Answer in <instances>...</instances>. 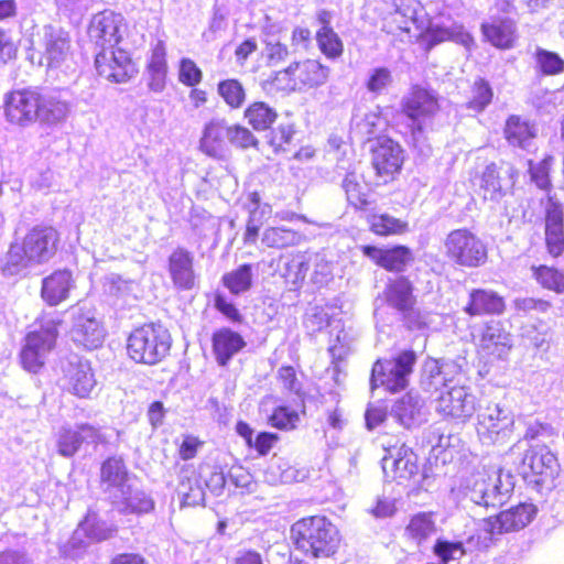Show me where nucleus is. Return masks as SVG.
I'll return each instance as SVG.
<instances>
[{
    "instance_id": "f257e3e1",
    "label": "nucleus",
    "mask_w": 564,
    "mask_h": 564,
    "mask_svg": "<svg viewBox=\"0 0 564 564\" xmlns=\"http://www.w3.org/2000/svg\"><path fill=\"white\" fill-rule=\"evenodd\" d=\"M58 232L51 226H34L21 241L11 242L1 268L12 276L28 269L46 263L56 252Z\"/></svg>"
},
{
    "instance_id": "f03ea898",
    "label": "nucleus",
    "mask_w": 564,
    "mask_h": 564,
    "mask_svg": "<svg viewBox=\"0 0 564 564\" xmlns=\"http://www.w3.org/2000/svg\"><path fill=\"white\" fill-rule=\"evenodd\" d=\"M425 371L432 379L431 386L435 388L438 383L444 386V390L437 398L436 410L446 417L463 422L470 419L476 411V397L465 386L449 387L448 384L452 381L448 376L458 371L457 365L452 361L432 360L425 365Z\"/></svg>"
},
{
    "instance_id": "7ed1b4c3",
    "label": "nucleus",
    "mask_w": 564,
    "mask_h": 564,
    "mask_svg": "<svg viewBox=\"0 0 564 564\" xmlns=\"http://www.w3.org/2000/svg\"><path fill=\"white\" fill-rule=\"evenodd\" d=\"M295 549L313 558L333 556L340 544L337 528L324 516L305 517L291 527Z\"/></svg>"
},
{
    "instance_id": "20e7f679",
    "label": "nucleus",
    "mask_w": 564,
    "mask_h": 564,
    "mask_svg": "<svg viewBox=\"0 0 564 564\" xmlns=\"http://www.w3.org/2000/svg\"><path fill=\"white\" fill-rule=\"evenodd\" d=\"M514 488L513 476L499 467L477 470L470 475L464 486L465 497L482 507L503 505Z\"/></svg>"
},
{
    "instance_id": "39448f33",
    "label": "nucleus",
    "mask_w": 564,
    "mask_h": 564,
    "mask_svg": "<svg viewBox=\"0 0 564 564\" xmlns=\"http://www.w3.org/2000/svg\"><path fill=\"white\" fill-rule=\"evenodd\" d=\"M172 344L169 330L161 324H145L128 337L127 351L135 362L155 365L165 358Z\"/></svg>"
},
{
    "instance_id": "423d86ee",
    "label": "nucleus",
    "mask_w": 564,
    "mask_h": 564,
    "mask_svg": "<svg viewBox=\"0 0 564 564\" xmlns=\"http://www.w3.org/2000/svg\"><path fill=\"white\" fill-rule=\"evenodd\" d=\"M536 507L532 503H520L501 511L495 518L482 519L478 524V542L481 549H488L494 538L499 534L519 531L525 528L535 517Z\"/></svg>"
},
{
    "instance_id": "0eeeda50",
    "label": "nucleus",
    "mask_w": 564,
    "mask_h": 564,
    "mask_svg": "<svg viewBox=\"0 0 564 564\" xmlns=\"http://www.w3.org/2000/svg\"><path fill=\"white\" fill-rule=\"evenodd\" d=\"M416 355L404 350L391 359L377 360L371 370V389L383 387L390 392L404 390L410 382Z\"/></svg>"
},
{
    "instance_id": "6e6552de",
    "label": "nucleus",
    "mask_w": 564,
    "mask_h": 564,
    "mask_svg": "<svg viewBox=\"0 0 564 564\" xmlns=\"http://www.w3.org/2000/svg\"><path fill=\"white\" fill-rule=\"evenodd\" d=\"M514 427V415L503 404L489 402L480 406L477 414V435L485 445L505 444Z\"/></svg>"
},
{
    "instance_id": "1a4fd4ad",
    "label": "nucleus",
    "mask_w": 564,
    "mask_h": 564,
    "mask_svg": "<svg viewBox=\"0 0 564 564\" xmlns=\"http://www.w3.org/2000/svg\"><path fill=\"white\" fill-rule=\"evenodd\" d=\"M32 45L46 67H59L70 55L72 40L67 31L56 24H45L33 34Z\"/></svg>"
},
{
    "instance_id": "9d476101",
    "label": "nucleus",
    "mask_w": 564,
    "mask_h": 564,
    "mask_svg": "<svg viewBox=\"0 0 564 564\" xmlns=\"http://www.w3.org/2000/svg\"><path fill=\"white\" fill-rule=\"evenodd\" d=\"M443 246L445 256L462 267L476 268L487 259L484 242L466 228L452 230L444 239Z\"/></svg>"
},
{
    "instance_id": "9b49d317",
    "label": "nucleus",
    "mask_w": 564,
    "mask_h": 564,
    "mask_svg": "<svg viewBox=\"0 0 564 564\" xmlns=\"http://www.w3.org/2000/svg\"><path fill=\"white\" fill-rule=\"evenodd\" d=\"M57 337L54 323H47L40 330L31 332L25 337L21 350V364L29 372L36 373L43 366L47 354L53 349Z\"/></svg>"
},
{
    "instance_id": "f8f14e48",
    "label": "nucleus",
    "mask_w": 564,
    "mask_h": 564,
    "mask_svg": "<svg viewBox=\"0 0 564 564\" xmlns=\"http://www.w3.org/2000/svg\"><path fill=\"white\" fill-rule=\"evenodd\" d=\"M335 172L341 177L340 187L345 192L348 204L356 209L365 210L370 204L368 199L370 188L365 180L361 163L339 160Z\"/></svg>"
},
{
    "instance_id": "ddd939ff",
    "label": "nucleus",
    "mask_w": 564,
    "mask_h": 564,
    "mask_svg": "<svg viewBox=\"0 0 564 564\" xmlns=\"http://www.w3.org/2000/svg\"><path fill=\"white\" fill-rule=\"evenodd\" d=\"M72 316L70 335L73 340L87 349L100 347L106 333L95 310L86 305H77L72 310Z\"/></svg>"
},
{
    "instance_id": "4468645a",
    "label": "nucleus",
    "mask_w": 564,
    "mask_h": 564,
    "mask_svg": "<svg viewBox=\"0 0 564 564\" xmlns=\"http://www.w3.org/2000/svg\"><path fill=\"white\" fill-rule=\"evenodd\" d=\"M40 93L34 89H19L9 93L4 99V115L9 122L28 126L39 118Z\"/></svg>"
},
{
    "instance_id": "2eb2a0df",
    "label": "nucleus",
    "mask_w": 564,
    "mask_h": 564,
    "mask_svg": "<svg viewBox=\"0 0 564 564\" xmlns=\"http://www.w3.org/2000/svg\"><path fill=\"white\" fill-rule=\"evenodd\" d=\"M281 74L288 76L292 89L302 91L325 85L330 69L317 59L307 58L292 63Z\"/></svg>"
},
{
    "instance_id": "dca6fc26",
    "label": "nucleus",
    "mask_w": 564,
    "mask_h": 564,
    "mask_svg": "<svg viewBox=\"0 0 564 564\" xmlns=\"http://www.w3.org/2000/svg\"><path fill=\"white\" fill-rule=\"evenodd\" d=\"M403 112L412 121L413 133L422 132L423 124L438 111L436 96L422 87H413L403 100Z\"/></svg>"
},
{
    "instance_id": "f3484780",
    "label": "nucleus",
    "mask_w": 564,
    "mask_h": 564,
    "mask_svg": "<svg viewBox=\"0 0 564 564\" xmlns=\"http://www.w3.org/2000/svg\"><path fill=\"white\" fill-rule=\"evenodd\" d=\"M512 346V335L501 321L490 319L484 324L477 340V348L482 355L501 359Z\"/></svg>"
},
{
    "instance_id": "a211bd4d",
    "label": "nucleus",
    "mask_w": 564,
    "mask_h": 564,
    "mask_svg": "<svg viewBox=\"0 0 564 564\" xmlns=\"http://www.w3.org/2000/svg\"><path fill=\"white\" fill-rule=\"evenodd\" d=\"M95 66L99 76L115 83H124L134 73L128 53L121 48L101 50L96 54Z\"/></svg>"
},
{
    "instance_id": "6ab92c4d",
    "label": "nucleus",
    "mask_w": 564,
    "mask_h": 564,
    "mask_svg": "<svg viewBox=\"0 0 564 564\" xmlns=\"http://www.w3.org/2000/svg\"><path fill=\"white\" fill-rule=\"evenodd\" d=\"M371 164L377 176L384 182L391 180L401 170L403 163V151L392 139L380 137L371 149Z\"/></svg>"
},
{
    "instance_id": "aec40b11",
    "label": "nucleus",
    "mask_w": 564,
    "mask_h": 564,
    "mask_svg": "<svg viewBox=\"0 0 564 564\" xmlns=\"http://www.w3.org/2000/svg\"><path fill=\"white\" fill-rule=\"evenodd\" d=\"M124 29L123 17L112 11H104L94 15L89 36L101 50L113 48L121 40Z\"/></svg>"
},
{
    "instance_id": "412c9836",
    "label": "nucleus",
    "mask_w": 564,
    "mask_h": 564,
    "mask_svg": "<svg viewBox=\"0 0 564 564\" xmlns=\"http://www.w3.org/2000/svg\"><path fill=\"white\" fill-rule=\"evenodd\" d=\"M517 171L512 165H487L481 174L480 189L484 199L498 203L514 185Z\"/></svg>"
},
{
    "instance_id": "4be33fe9",
    "label": "nucleus",
    "mask_w": 564,
    "mask_h": 564,
    "mask_svg": "<svg viewBox=\"0 0 564 564\" xmlns=\"http://www.w3.org/2000/svg\"><path fill=\"white\" fill-rule=\"evenodd\" d=\"M557 458L545 445L530 446L522 458V473L541 477L534 480L536 484L552 479L557 471Z\"/></svg>"
},
{
    "instance_id": "5701e85b",
    "label": "nucleus",
    "mask_w": 564,
    "mask_h": 564,
    "mask_svg": "<svg viewBox=\"0 0 564 564\" xmlns=\"http://www.w3.org/2000/svg\"><path fill=\"white\" fill-rule=\"evenodd\" d=\"M110 503L121 514H145L155 508V502L151 495L139 487L133 480L123 488L118 495L111 498Z\"/></svg>"
},
{
    "instance_id": "b1692460",
    "label": "nucleus",
    "mask_w": 564,
    "mask_h": 564,
    "mask_svg": "<svg viewBox=\"0 0 564 564\" xmlns=\"http://www.w3.org/2000/svg\"><path fill=\"white\" fill-rule=\"evenodd\" d=\"M381 463L384 475L399 482L409 480L419 473L416 455L404 445L389 449Z\"/></svg>"
},
{
    "instance_id": "393cba45",
    "label": "nucleus",
    "mask_w": 564,
    "mask_h": 564,
    "mask_svg": "<svg viewBox=\"0 0 564 564\" xmlns=\"http://www.w3.org/2000/svg\"><path fill=\"white\" fill-rule=\"evenodd\" d=\"M545 242L553 257L564 252V213L562 205L549 198L545 206Z\"/></svg>"
},
{
    "instance_id": "a878e982",
    "label": "nucleus",
    "mask_w": 564,
    "mask_h": 564,
    "mask_svg": "<svg viewBox=\"0 0 564 564\" xmlns=\"http://www.w3.org/2000/svg\"><path fill=\"white\" fill-rule=\"evenodd\" d=\"M99 431L89 424H79L74 429H63L57 437V452L64 457L74 456L83 444H97Z\"/></svg>"
},
{
    "instance_id": "bb28decb",
    "label": "nucleus",
    "mask_w": 564,
    "mask_h": 564,
    "mask_svg": "<svg viewBox=\"0 0 564 564\" xmlns=\"http://www.w3.org/2000/svg\"><path fill=\"white\" fill-rule=\"evenodd\" d=\"M134 479L129 475L127 466L120 457H109L100 468V484L108 500L123 490Z\"/></svg>"
},
{
    "instance_id": "cd10ccee",
    "label": "nucleus",
    "mask_w": 564,
    "mask_h": 564,
    "mask_svg": "<svg viewBox=\"0 0 564 564\" xmlns=\"http://www.w3.org/2000/svg\"><path fill=\"white\" fill-rule=\"evenodd\" d=\"M65 378L68 391L79 398L89 397L97 384L87 360L70 361L65 370Z\"/></svg>"
},
{
    "instance_id": "c85d7f7f",
    "label": "nucleus",
    "mask_w": 564,
    "mask_h": 564,
    "mask_svg": "<svg viewBox=\"0 0 564 564\" xmlns=\"http://www.w3.org/2000/svg\"><path fill=\"white\" fill-rule=\"evenodd\" d=\"M227 140L230 141V126L223 119H213L205 126L200 149L209 156L224 158Z\"/></svg>"
},
{
    "instance_id": "c756f323",
    "label": "nucleus",
    "mask_w": 564,
    "mask_h": 564,
    "mask_svg": "<svg viewBox=\"0 0 564 564\" xmlns=\"http://www.w3.org/2000/svg\"><path fill=\"white\" fill-rule=\"evenodd\" d=\"M193 260V254L184 248H176L169 257L170 276L180 290H191L195 285Z\"/></svg>"
},
{
    "instance_id": "7c9ffc66",
    "label": "nucleus",
    "mask_w": 564,
    "mask_h": 564,
    "mask_svg": "<svg viewBox=\"0 0 564 564\" xmlns=\"http://www.w3.org/2000/svg\"><path fill=\"white\" fill-rule=\"evenodd\" d=\"M74 288V279L68 270H57L42 281L41 294L51 306L58 305L68 297Z\"/></svg>"
},
{
    "instance_id": "2f4dec72",
    "label": "nucleus",
    "mask_w": 564,
    "mask_h": 564,
    "mask_svg": "<svg viewBox=\"0 0 564 564\" xmlns=\"http://www.w3.org/2000/svg\"><path fill=\"white\" fill-rule=\"evenodd\" d=\"M425 41L429 46L437 45L444 41H453L470 50L474 45V37L458 23L438 24L431 23L425 33Z\"/></svg>"
},
{
    "instance_id": "473e14b6",
    "label": "nucleus",
    "mask_w": 564,
    "mask_h": 564,
    "mask_svg": "<svg viewBox=\"0 0 564 564\" xmlns=\"http://www.w3.org/2000/svg\"><path fill=\"white\" fill-rule=\"evenodd\" d=\"M392 413L400 424L409 429L424 421V401L417 393L410 391L395 401Z\"/></svg>"
},
{
    "instance_id": "72a5a7b5",
    "label": "nucleus",
    "mask_w": 564,
    "mask_h": 564,
    "mask_svg": "<svg viewBox=\"0 0 564 564\" xmlns=\"http://www.w3.org/2000/svg\"><path fill=\"white\" fill-rule=\"evenodd\" d=\"M505 301L496 292L491 290H473L469 294V302L465 307V312L470 316L496 314L500 315L505 311Z\"/></svg>"
},
{
    "instance_id": "f704fd0d",
    "label": "nucleus",
    "mask_w": 564,
    "mask_h": 564,
    "mask_svg": "<svg viewBox=\"0 0 564 564\" xmlns=\"http://www.w3.org/2000/svg\"><path fill=\"white\" fill-rule=\"evenodd\" d=\"M245 346L243 338L229 328H221L213 336L214 352L220 366H226Z\"/></svg>"
},
{
    "instance_id": "c9c22d12",
    "label": "nucleus",
    "mask_w": 564,
    "mask_h": 564,
    "mask_svg": "<svg viewBox=\"0 0 564 564\" xmlns=\"http://www.w3.org/2000/svg\"><path fill=\"white\" fill-rule=\"evenodd\" d=\"M538 133L536 127L519 116H510L505 126V137L512 147L529 150Z\"/></svg>"
},
{
    "instance_id": "e433bc0d",
    "label": "nucleus",
    "mask_w": 564,
    "mask_h": 564,
    "mask_svg": "<svg viewBox=\"0 0 564 564\" xmlns=\"http://www.w3.org/2000/svg\"><path fill=\"white\" fill-rule=\"evenodd\" d=\"M412 291L411 282L404 276H399L388 283L384 291L386 301L391 307L406 313L415 303Z\"/></svg>"
},
{
    "instance_id": "4c0bfd02",
    "label": "nucleus",
    "mask_w": 564,
    "mask_h": 564,
    "mask_svg": "<svg viewBox=\"0 0 564 564\" xmlns=\"http://www.w3.org/2000/svg\"><path fill=\"white\" fill-rule=\"evenodd\" d=\"M485 39L499 48H510L517 39L516 24L510 19L494 20L481 24Z\"/></svg>"
},
{
    "instance_id": "58836bf2",
    "label": "nucleus",
    "mask_w": 564,
    "mask_h": 564,
    "mask_svg": "<svg viewBox=\"0 0 564 564\" xmlns=\"http://www.w3.org/2000/svg\"><path fill=\"white\" fill-rule=\"evenodd\" d=\"M148 86L154 93H160L165 87L167 74L166 51L163 42H159L153 51L148 65Z\"/></svg>"
},
{
    "instance_id": "ea45409f",
    "label": "nucleus",
    "mask_w": 564,
    "mask_h": 564,
    "mask_svg": "<svg viewBox=\"0 0 564 564\" xmlns=\"http://www.w3.org/2000/svg\"><path fill=\"white\" fill-rule=\"evenodd\" d=\"M311 258L304 254H295L293 257H280L278 271L280 276L292 285H299L304 281L310 269Z\"/></svg>"
},
{
    "instance_id": "a19ab883",
    "label": "nucleus",
    "mask_w": 564,
    "mask_h": 564,
    "mask_svg": "<svg viewBox=\"0 0 564 564\" xmlns=\"http://www.w3.org/2000/svg\"><path fill=\"white\" fill-rule=\"evenodd\" d=\"M302 239L300 232L286 227H268L261 242L268 248L282 249L297 245Z\"/></svg>"
},
{
    "instance_id": "79ce46f5",
    "label": "nucleus",
    "mask_w": 564,
    "mask_h": 564,
    "mask_svg": "<svg viewBox=\"0 0 564 564\" xmlns=\"http://www.w3.org/2000/svg\"><path fill=\"white\" fill-rule=\"evenodd\" d=\"M248 123L257 131H263L276 120L275 109L262 101L251 104L245 111Z\"/></svg>"
},
{
    "instance_id": "37998d69",
    "label": "nucleus",
    "mask_w": 564,
    "mask_h": 564,
    "mask_svg": "<svg viewBox=\"0 0 564 564\" xmlns=\"http://www.w3.org/2000/svg\"><path fill=\"white\" fill-rule=\"evenodd\" d=\"M252 265L245 263L224 274L223 283L235 295L249 291L252 286Z\"/></svg>"
},
{
    "instance_id": "c03bdc74",
    "label": "nucleus",
    "mask_w": 564,
    "mask_h": 564,
    "mask_svg": "<svg viewBox=\"0 0 564 564\" xmlns=\"http://www.w3.org/2000/svg\"><path fill=\"white\" fill-rule=\"evenodd\" d=\"M67 113L68 106L66 102L54 96H42L40 94V111L37 119L54 124L63 121L67 117Z\"/></svg>"
},
{
    "instance_id": "a18cd8bd",
    "label": "nucleus",
    "mask_w": 564,
    "mask_h": 564,
    "mask_svg": "<svg viewBox=\"0 0 564 564\" xmlns=\"http://www.w3.org/2000/svg\"><path fill=\"white\" fill-rule=\"evenodd\" d=\"M177 494L182 497L184 505L187 506H198L205 499L204 488L195 473H191L189 476H182L177 486Z\"/></svg>"
},
{
    "instance_id": "49530a36",
    "label": "nucleus",
    "mask_w": 564,
    "mask_h": 564,
    "mask_svg": "<svg viewBox=\"0 0 564 564\" xmlns=\"http://www.w3.org/2000/svg\"><path fill=\"white\" fill-rule=\"evenodd\" d=\"M316 42L319 51L329 59H337L344 53V43L334 30L319 29Z\"/></svg>"
},
{
    "instance_id": "de8ad7c7",
    "label": "nucleus",
    "mask_w": 564,
    "mask_h": 564,
    "mask_svg": "<svg viewBox=\"0 0 564 564\" xmlns=\"http://www.w3.org/2000/svg\"><path fill=\"white\" fill-rule=\"evenodd\" d=\"M535 280L544 288L564 293V272L547 265L532 267Z\"/></svg>"
},
{
    "instance_id": "09e8293b",
    "label": "nucleus",
    "mask_w": 564,
    "mask_h": 564,
    "mask_svg": "<svg viewBox=\"0 0 564 564\" xmlns=\"http://www.w3.org/2000/svg\"><path fill=\"white\" fill-rule=\"evenodd\" d=\"M405 530L408 535L420 544L435 532V523L431 514L417 513L411 518Z\"/></svg>"
},
{
    "instance_id": "8fccbe9b",
    "label": "nucleus",
    "mask_w": 564,
    "mask_h": 564,
    "mask_svg": "<svg viewBox=\"0 0 564 564\" xmlns=\"http://www.w3.org/2000/svg\"><path fill=\"white\" fill-rule=\"evenodd\" d=\"M217 91L225 102L234 108H240L246 100V91L237 79H226L218 83Z\"/></svg>"
},
{
    "instance_id": "3c124183",
    "label": "nucleus",
    "mask_w": 564,
    "mask_h": 564,
    "mask_svg": "<svg viewBox=\"0 0 564 564\" xmlns=\"http://www.w3.org/2000/svg\"><path fill=\"white\" fill-rule=\"evenodd\" d=\"M413 261L412 252L404 246L386 249L382 268L389 271H403Z\"/></svg>"
},
{
    "instance_id": "603ef678",
    "label": "nucleus",
    "mask_w": 564,
    "mask_h": 564,
    "mask_svg": "<svg viewBox=\"0 0 564 564\" xmlns=\"http://www.w3.org/2000/svg\"><path fill=\"white\" fill-rule=\"evenodd\" d=\"M554 163L552 155H546L542 161L533 163L529 161V173L532 182L543 191H549L552 187L550 172Z\"/></svg>"
},
{
    "instance_id": "864d4df0",
    "label": "nucleus",
    "mask_w": 564,
    "mask_h": 564,
    "mask_svg": "<svg viewBox=\"0 0 564 564\" xmlns=\"http://www.w3.org/2000/svg\"><path fill=\"white\" fill-rule=\"evenodd\" d=\"M492 89L489 83L482 78L477 79L471 89V98L466 104L468 109L481 112L492 100Z\"/></svg>"
},
{
    "instance_id": "5fc2aeb1",
    "label": "nucleus",
    "mask_w": 564,
    "mask_h": 564,
    "mask_svg": "<svg viewBox=\"0 0 564 564\" xmlns=\"http://www.w3.org/2000/svg\"><path fill=\"white\" fill-rule=\"evenodd\" d=\"M408 224L390 215H375L371 218V230L381 236L402 234L406 230Z\"/></svg>"
},
{
    "instance_id": "6e6d98bb",
    "label": "nucleus",
    "mask_w": 564,
    "mask_h": 564,
    "mask_svg": "<svg viewBox=\"0 0 564 564\" xmlns=\"http://www.w3.org/2000/svg\"><path fill=\"white\" fill-rule=\"evenodd\" d=\"M535 61L545 75H557L564 70V59L554 52L539 47L535 52Z\"/></svg>"
},
{
    "instance_id": "4d7b16f0",
    "label": "nucleus",
    "mask_w": 564,
    "mask_h": 564,
    "mask_svg": "<svg viewBox=\"0 0 564 564\" xmlns=\"http://www.w3.org/2000/svg\"><path fill=\"white\" fill-rule=\"evenodd\" d=\"M300 422V415L295 410L285 405H280L274 409L269 417V423L279 430L295 429Z\"/></svg>"
},
{
    "instance_id": "13d9d810",
    "label": "nucleus",
    "mask_w": 564,
    "mask_h": 564,
    "mask_svg": "<svg viewBox=\"0 0 564 564\" xmlns=\"http://www.w3.org/2000/svg\"><path fill=\"white\" fill-rule=\"evenodd\" d=\"M392 73L389 68L377 67L370 70L366 87L370 93L379 95L392 84Z\"/></svg>"
},
{
    "instance_id": "bf43d9fd",
    "label": "nucleus",
    "mask_w": 564,
    "mask_h": 564,
    "mask_svg": "<svg viewBox=\"0 0 564 564\" xmlns=\"http://www.w3.org/2000/svg\"><path fill=\"white\" fill-rule=\"evenodd\" d=\"M434 553L442 560L443 564L449 561L459 560L465 550L462 542H449L438 539L434 545Z\"/></svg>"
},
{
    "instance_id": "052dcab7",
    "label": "nucleus",
    "mask_w": 564,
    "mask_h": 564,
    "mask_svg": "<svg viewBox=\"0 0 564 564\" xmlns=\"http://www.w3.org/2000/svg\"><path fill=\"white\" fill-rule=\"evenodd\" d=\"M330 323L328 313L321 306L312 307L305 315L304 326L314 334L327 327Z\"/></svg>"
},
{
    "instance_id": "680f3d73",
    "label": "nucleus",
    "mask_w": 564,
    "mask_h": 564,
    "mask_svg": "<svg viewBox=\"0 0 564 564\" xmlns=\"http://www.w3.org/2000/svg\"><path fill=\"white\" fill-rule=\"evenodd\" d=\"M264 55L269 65L275 66L286 59L289 50L274 36H268L265 40Z\"/></svg>"
},
{
    "instance_id": "e2e57ef3",
    "label": "nucleus",
    "mask_w": 564,
    "mask_h": 564,
    "mask_svg": "<svg viewBox=\"0 0 564 564\" xmlns=\"http://www.w3.org/2000/svg\"><path fill=\"white\" fill-rule=\"evenodd\" d=\"M246 208L249 212V220L258 219V225H262L267 217L271 214V206L269 204H261L260 195L252 192L248 195V203Z\"/></svg>"
},
{
    "instance_id": "0e129e2a",
    "label": "nucleus",
    "mask_w": 564,
    "mask_h": 564,
    "mask_svg": "<svg viewBox=\"0 0 564 564\" xmlns=\"http://www.w3.org/2000/svg\"><path fill=\"white\" fill-rule=\"evenodd\" d=\"M180 82L187 86H196L202 80V70L189 58H183L178 73Z\"/></svg>"
},
{
    "instance_id": "69168bd1",
    "label": "nucleus",
    "mask_w": 564,
    "mask_h": 564,
    "mask_svg": "<svg viewBox=\"0 0 564 564\" xmlns=\"http://www.w3.org/2000/svg\"><path fill=\"white\" fill-rule=\"evenodd\" d=\"M231 144L242 149L257 147L258 140L252 132L239 124L230 126V141Z\"/></svg>"
},
{
    "instance_id": "338daca9",
    "label": "nucleus",
    "mask_w": 564,
    "mask_h": 564,
    "mask_svg": "<svg viewBox=\"0 0 564 564\" xmlns=\"http://www.w3.org/2000/svg\"><path fill=\"white\" fill-rule=\"evenodd\" d=\"M383 126V120L377 112L366 113L365 117L357 123L359 133L370 140Z\"/></svg>"
},
{
    "instance_id": "774afa93",
    "label": "nucleus",
    "mask_w": 564,
    "mask_h": 564,
    "mask_svg": "<svg viewBox=\"0 0 564 564\" xmlns=\"http://www.w3.org/2000/svg\"><path fill=\"white\" fill-rule=\"evenodd\" d=\"M278 378L282 382L285 390L296 395L301 392V382L296 378L293 367L283 366L278 370Z\"/></svg>"
}]
</instances>
